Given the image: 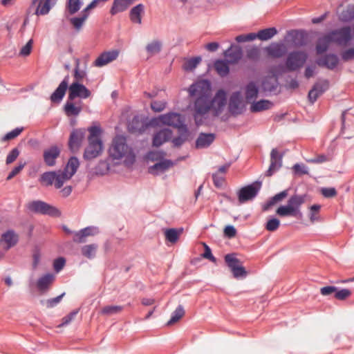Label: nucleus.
I'll return each instance as SVG.
<instances>
[{"label": "nucleus", "instance_id": "nucleus-60", "mask_svg": "<svg viewBox=\"0 0 354 354\" xmlns=\"http://www.w3.org/2000/svg\"><path fill=\"white\" fill-rule=\"evenodd\" d=\"M341 58L344 62L354 59V47L342 51L341 53Z\"/></svg>", "mask_w": 354, "mask_h": 354}, {"label": "nucleus", "instance_id": "nucleus-52", "mask_svg": "<svg viewBox=\"0 0 354 354\" xmlns=\"http://www.w3.org/2000/svg\"><path fill=\"white\" fill-rule=\"evenodd\" d=\"M280 225V221L276 217L270 218L266 224V229L270 232L275 231Z\"/></svg>", "mask_w": 354, "mask_h": 354}, {"label": "nucleus", "instance_id": "nucleus-3", "mask_svg": "<svg viewBox=\"0 0 354 354\" xmlns=\"http://www.w3.org/2000/svg\"><path fill=\"white\" fill-rule=\"evenodd\" d=\"M109 155L113 160H120L124 158V162L133 160L135 155L133 149L127 143V138L122 135H118L113 139V144L109 148Z\"/></svg>", "mask_w": 354, "mask_h": 354}, {"label": "nucleus", "instance_id": "nucleus-30", "mask_svg": "<svg viewBox=\"0 0 354 354\" xmlns=\"http://www.w3.org/2000/svg\"><path fill=\"white\" fill-rule=\"evenodd\" d=\"M145 12V6L139 3L134 6L129 12V17L132 22L140 24L142 23V15Z\"/></svg>", "mask_w": 354, "mask_h": 354}, {"label": "nucleus", "instance_id": "nucleus-63", "mask_svg": "<svg viewBox=\"0 0 354 354\" xmlns=\"http://www.w3.org/2000/svg\"><path fill=\"white\" fill-rule=\"evenodd\" d=\"M66 259L64 257H58L53 262V268L56 272H59L64 266Z\"/></svg>", "mask_w": 354, "mask_h": 354}, {"label": "nucleus", "instance_id": "nucleus-45", "mask_svg": "<svg viewBox=\"0 0 354 354\" xmlns=\"http://www.w3.org/2000/svg\"><path fill=\"white\" fill-rule=\"evenodd\" d=\"M110 169V165L107 160H100L95 167V173L97 175H104Z\"/></svg>", "mask_w": 354, "mask_h": 354}, {"label": "nucleus", "instance_id": "nucleus-16", "mask_svg": "<svg viewBox=\"0 0 354 354\" xmlns=\"http://www.w3.org/2000/svg\"><path fill=\"white\" fill-rule=\"evenodd\" d=\"M160 120L162 124L171 126L177 128V129H181V126H187L183 120L182 115L178 113L172 112L162 115Z\"/></svg>", "mask_w": 354, "mask_h": 354}, {"label": "nucleus", "instance_id": "nucleus-6", "mask_svg": "<svg viewBox=\"0 0 354 354\" xmlns=\"http://www.w3.org/2000/svg\"><path fill=\"white\" fill-rule=\"evenodd\" d=\"M262 186V182L256 180L249 185L241 187L237 192L239 202L240 204L253 200L259 194Z\"/></svg>", "mask_w": 354, "mask_h": 354}, {"label": "nucleus", "instance_id": "nucleus-22", "mask_svg": "<svg viewBox=\"0 0 354 354\" xmlns=\"http://www.w3.org/2000/svg\"><path fill=\"white\" fill-rule=\"evenodd\" d=\"M59 148L56 145L51 146L44 151V162L48 167L54 166L56 163V158L59 156Z\"/></svg>", "mask_w": 354, "mask_h": 354}, {"label": "nucleus", "instance_id": "nucleus-5", "mask_svg": "<svg viewBox=\"0 0 354 354\" xmlns=\"http://www.w3.org/2000/svg\"><path fill=\"white\" fill-rule=\"evenodd\" d=\"M225 56L227 61L217 60L214 63V67L217 73L221 75L225 76L229 72L228 63H234L239 61L242 56V50L239 47L231 45L225 52Z\"/></svg>", "mask_w": 354, "mask_h": 354}, {"label": "nucleus", "instance_id": "nucleus-12", "mask_svg": "<svg viewBox=\"0 0 354 354\" xmlns=\"http://www.w3.org/2000/svg\"><path fill=\"white\" fill-rule=\"evenodd\" d=\"M148 122L141 115H136L127 122L128 131L133 134L139 135L145 131L148 127Z\"/></svg>", "mask_w": 354, "mask_h": 354}, {"label": "nucleus", "instance_id": "nucleus-42", "mask_svg": "<svg viewBox=\"0 0 354 354\" xmlns=\"http://www.w3.org/2000/svg\"><path fill=\"white\" fill-rule=\"evenodd\" d=\"M201 60L202 58L200 56L187 59L185 63L183 66V68L185 71H192L197 66V65L201 62Z\"/></svg>", "mask_w": 354, "mask_h": 354}, {"label": "nucleus", "instance_id": "nucleus-39", "mask_svg": "<svg viewBox=\"0 0 354 354\" xmlns=\"http://www.w3.org/2000/svg\"><path fill=\"white\" fill-rule=\"evenodd\" d=\"M185 315L183 306L178 305L175 310L171 313V318L167 322V325L169 326L178 322Z\"/></svg>", "mask_w": 354, "mask_h": 354}, {"label": "nucleus", "instance_id": "nucleus-4", "mask_svg": "<svg viewBox=\"0 0 354 354\" xmlns=\"http://www.w3.org/2000/svg\"><path fill=\"white\" fill-rule=\"evenodd\" d=\"M306 195L294 194L290 197L287 205H281L276 211L279 216H292L301 218V206L305 202Z\"/></svg>", "mask_w": 354, "mask_h": 354}, {"label": "nucleus", "instance_id": "nucleus-44", "mask_svg": "<svg viewBox=\"0 0 354 354\" xmlns=\"http://www.w3.org/2000/svg\"><path fill=\"white\" fill-rule=\"evenodd\" d=\"M354 19V5H348L347 8L342 12L341 19L347 22Z\"/></svg>", "mask_w": 354, "mask_h": 354}, {"label": "nucleus", "instance_id": "nucleus-48", "mask_svg": "<svg viewBox=\"0 0 354 354\" xmlns=\"http://www.w3.org/2000/svg\"><path fill=\"white\" fill-rule=\"evenodd\" d=\"M306 34L303 32H295L292 35V41L296 46H303L306 44Z\"/></svg>", "mask_w": 354, "mask_h": 354}, {"label": "nucleus", "instance_id": "nucleus-47", "mask_svg": "<svg viewBox=\"0 0 354 354\" xmlns=\"http://www.w3.org/2000/svg\"><path fill=\"white\" fill-rule=\"evenodd\" d=\"M65 295V292H62L61 295H58L55 298L48 299L46 301L42 300L41 304L42 305H46L48 308H52L56 306L60 301L62 298Z\"/></svg>", "mask_w": 354, "mask_h": 354}, {"label": "nucleus", "instance_id": "nucleus-18", "mask_svg": "<svg viewBox=\"0 0 354 354\" xmlns=\"http://www.w3.org/2000/svg\"><path fill=\"white\" fill-rule=\"evenodd\" d=\"M57 0H32L30 8L36 6L35 14L37 15H47L55 5Z\"/></svg>", "mask_w": 354, "mask_h": 354}, {"label": "nucleus", "instance_id": "nucleus-37", "mask_svg": "<svg viewBox=\"0 0 354 354\" xmlns=\"http://www.w3.org/2000/svg\"><path fill=\"white\" fill-rule=\"evenodd\" d=\"M97 249V245L96 243H91L83 246L81 249V252L83 256L91 259L95 257Z\"/></svg>", "mask_w": 354, "mask_h": 354}, {"label": "nucleus", "instance_id": "nucleus-10", "mask_svg": "<svg viewBox=\"0 0 354 354\" xmlns=\"http://www.w3.org/2000/svg\"><path fill=\"white\" fill-rule=\"evenodd\" d=\"M103 144L101 139H88V145L84 150L83 158L91 160L99 156L102 151Z\"/></svg>", "mask_w": 354, "mask_h": 354}, {"label": "nucleus", "instance_id": "nucleus-50", "mask_svg": "<svg viewBox=\"0 0 354 354\" xmlns=\"http://www.w3.org/2000/svg\"><path fill=\"white\" fill-rule=\"evenodd\" d=\"M44 215L59 217L62 215V212L56 207L46 203V209L44 211Z\"/></svg>", "mask_w": 354, "mask_h": 354}, {"label": "nucleus", "instance_id": "nucleus-38", "mask_svg": "<svg viewBox=\"0 0 354 354\" xmlns=\"http://www.w3.org/2000/svg\"><path fill=\"white\" fill-rule=\"evenodd\" d=\"M87 18L88 17L86 15H84L81 12L80 16L71 18L70 22L74 26L75 31L79 32Z\"/></svg>", "mask_w": 354, "mask_h": 354}, {"label": "nucleus", "instance_id": "nucleus-24", "mask_svg": "<svg viewBox=\"0 0 354 354\" xmlns=\"http://www.w3.org/2000/svg\"><path fill=\"white\" fill-rule=\"evenodd\" d=\"M266 51L273 58H281L286 53V48L282 42H272L266 48Z\"/></svg>", "mask_w": 354, "mask_h": 354}, {"label": "nucleus", "instance_id": "nucleus-57", "mask_svg": "<svg viewBox=\"0 0 354 354\" xmlns=\"http://www.w3.org/2000/svg\"><path fill=\"white\" fill-rule=\"evenodd\" d=\"M167 102L165 101H157L154 100L151 103V109L154 112H160L166 107Z\"/></svg>", "mask_w": 354, "mask_h": 354}, {"label": "nucleus", "instance_id": "nucleus-29", "mask_svg": "<svg viewBox=\"0 0 354 354\" xmlns=\"http://www.w3.org/2000/svg\"><path fill=\"white\" fill-rule=\"evenodd\" d=\"M19 241L18 235L15 233L13 230H8L2 234V238L0 242H5L6 246L5 248L9 250L17 243Z\"/></svg>", "mask_w": 354, "mask_h": 354}, {"label": "nucleus", "instance_id": "nucleus-15", "mask_svg": "<svg viewBox=\"0 0 354 354\" xmlns=\"http://www.w3.org/2000/svg\"><path fill=\"white\" fill-rule=\"evenodd\" d=\"M245 111V105L242 100V95L240 91L234 93L230 99L229 111L232 115L236 116L243 113Z\"/></svg>", "mask_w": 354, "mask_h": 354}, {"label": "nucleus", "instance_id": "nucleus-27", "mask_svg": "<svg viewBox=\"0 0 354 354\" xmlns=\"http://www.w3.org/2000/svg\"><path fill=\"white\" fill-rule=\"evenodd\" d=\"M64 111L68 117H77L82 111V107L81 103L75 104L73 100H67L63 107Z\"/></svg>", "mask_w": 354, "mask_h": 354}, {"label": "nucleus", "instance_id": "nucleus-20", "mask_svg": "<svg viewBox=\"0 0 354 354\" xmlns=\"http://www.w3.org/2000/svg\"><path fill=\"white\" fill-rule=\"evenodd\" d=\"M119 53V50H111L103 52L94 61L93 65L96 67H102L116 59Z\"/></svg>", "mask_w": 354, "mask_h": 354}, {"label": "nucleus", "instance_id": "nucleus-2", "mask_svg": "<svg viewBox=\"0 0 354 354\" xmlns=\"http://www.w3.org/2000/svg\"><path fill=\"white\" fill-rule=\"evenodd\" d=\"M79 167V160L72 156L64 170L50 171L44 172L39 177V181L44 187H49L53 185L55 188H61L64 182L71 178L75 174Z\"/></svg>", "mask_w": 354, "mask_h": 354}, {"label": "nucleus", "instance_id": "nucleus-11", "mask_svg": "<svg viewBox=\"0 0 354 354\" xmlns=\"http://www.w3.org/2000/svg\"><path fill=\"white\" fill-rule=\"evenodd\" d=\"M91 91L82 84L79 82H72L68 87V98L74 100L76 97L84 100L90 97Z\"/></svg>", "mask_w": 354, "mask_h": 354}, {"label": "nucleus", "instance_id": "nucleus-25", "mask_svg": "<svg viewBox=\"0 0 354 354\" xmlns=\"http://www.w3.org/2000/svg\"><path fill=\"white\" fill-rule=\"evenodd\" d=\"M172 131L169 129H162L156 132L153 138V145L160 147L165 142L169 140L172 136Z\"/></svg>", "mask_w": 354, "mask_h": 354}, {"label": "nucleus", "instance_id": "nucleus-32", "mask_svg": "<svg viewBox=\"0 0 354 354\" xmlns=\"http://www.w3.org/2000/svg\"><path fill=\"white\" fill-rule=\"evenodd\" d=\"M187 127L181 126V129H178V136L171 140L174 147H181L187 139Z\"/></svg>", "mask_w": 354, "mask_h": 354}, {"label": "nucleus", "instance_id": "nucleus-31", "mask_svg": "<svg viewBox=\"0 0 354 354\" xmlns=\"http://www.w3.org/2000/svg\"><path fill=\"white\" fill-rule=\"evenodd\" d=\"M259 88L255 83L251 82L245 87V100L248 102L254 103L257 98Z\"/></svg>", "mask_w": 354, "mask_h": 354}, {"label": "nucleus", "instance_id": "nucleus-43", "mask_svg": "<svg viewBox=\"0 0 354 354\" xmlns=\"http://www.w3.org/2000/svg\"><path fill=\"white\" fill-rule=\"evenodd\" d=\"M82 0H68L67 3L68 11L70 15L75 14L82 7Z\"/></svg>", "mask_w": 354, "mask_h": 354}, {"label": "nucleus", "instance_id": "nucleus-19", "mask_svg": "<svg viewBox=\"0 0 354 354\" xmlns=\"http://www.w3.org/2000/svg\"><path fill=\"white\" fill-rule=\"evenodd\" d=\"M98 233L99 228L97 226H88L79 231L75 232L73 241L75 243H85L86 241V237L94 236Z\"/></svg>", "mask_w": 354, "mask_h": 354}, {"label": "nucleus", "instance_id": "nucleus-55", "mask_svg": "<svg viewBox=\"0 0 354 354\" xmlns=\"http://www.w3.org/2000/svg\"><path fill=\"white\" fill-rule=\"evenodd\" d=\"M19 17H16L11 19H10L7 23L6 24L5 26L8 32V34L11 36L12 35L13 29L15 28V27L17 26V24L19 22Z\"/></svg>", "mask_w": 354, "mask_h": 354}, {"label": "nucleus", "instance_id": "nucleus-62", "mask_svg": "<svg viewBox=\"0 0 354 354\" xmlns=\"http://www.w3.org/2000/svg\"><path fill=\"white\" fill-rule=\"evenodd\" d=\"M86 75V72L84 71H81L78 67H75L74 69V78L75 81L73 82H79L81 83L84 77Z\"/></svg>", "mask_w": 354, "mask_h": 354}, {"label": "nucleus", "instance_id": "nucleus-34", "mask_svg": "<svg viewBox=\"0 0 354 354\" xmlns=\"http://www.w3.org/2000/svg\"><path fill=\"white\" fill-rule=\"evenodd\" d=\"M66 87L64 86L59 84L57 88L53 92V93L50 96V100L52 102L59 103L63 100L66 90Z\"/></svg>", "mask_w": 354, "mask_h": 354}, {"label": "nucleus", "instance_id": "nucleus-1", "mask_svg": "<svg viewBox=\"0 0 354 354\" xmlns=\"http://www.w3.org/2000/svg\"><path fill=\"white\" fill-rule=\"evenodd\" d=\"M189 95L196 96L194 103V118L199 125L205 122L207 112L212 109L214 116H218L227 104V94L219 90L212 96L210 84L207 80L192 84L189 87Z\"/></svg>", "mask_w": 354, "mask_h": 354}, {"label": "nucleus", "instance_id": "nucleus-64", "mask_svg": "<svg viewBox=\"0 0 354 354\" xmlns=\"http://www.w3.org/2000/svg\"><path fill=\"white\" fill-rule=\"evenodd\" d=\"M236 230L234 225H228L224 228V235L228 239H232L236 236Z\"/></svg>", "mask_w": 354, "mask_h": 354}, {"label": "nucleus", "instance_id": "nucleus-46", "mask_svg": "<svg viewBox=\"0 0 354 354\" xmlns=\"http://www.w3.org/2000/svg\"><path fill=\"white\" fill-rule=\"evenodd\" d=\"M179 234L180 232L175 228H169L165 232L166 239L171 243H176L178 240Z\"/></svg>", "mask_w": 354, "mask_h": 354}, {"label": "nucleus", "instance_id": "nucleus-53", "mask_svg": "<svg viewBox=\"0 0 354 354\" xmlns=\"http://www.w3.org/2000/svg\"><path fill=\"white\" fill-rule=\"evenodd\" d=\"M330 40H329V37L327 36L326 37L323 38L319 41V44L316 46V50L317 54H321L327 50L329 44L330 43Z\"/></svg>", "mask_w": 354, "mask_h": 354}, {"label": "nucleus", "instance_id": "nucleus-35", "mask_svg": "<svg viewBox=\"0 0 354 354\" xmlns=\"http://www.w3.org/2000/svg\"><path fill=\"white\" fill-rule=\"evenodd\" d=\"M272 106V103L267 100H261L258 102H254L252 104L250 110L252 112H259L263 110L270 109Z\"/></svg>", "mask_w": 354, "mask_h": 354}, {"label": "nucleus", "instance_id": "nucleus-40", "mask_svg": "<svg viewBox=\"0 0 354 354\" xmlns=\"http://www.w3.org/2000/svg\"><path fill=\"white\" fill-rule=\"evenodd\" d=\"M46 203L42 201H34L29 204V209L35 212L44 214L46 209Z\"/></svg>", "mask_w": 354, "mask_h": 354}, {"label": "nucleus", "instance_id": "nucleus-28", "mask_svg": "<svg viewBox=\"0 0 354 354\" xmlns=\"http://www.w3.org/2000/svg\"><path fill=\"white\" fill-rule=\"evenodd\" d=\"M339 58L335 54H328L324 57L322 60H317V64L319 66H325L326 68L333 70L337 66Z\"/></svg>", "mask_w": 354, "mask_h": 354}, {"label": "nucleus", "instance_id": "nucleus-61", "mask_svg": "<svg viewBox=\"0 0 354 354\" xmlns=\"http://www.w3.org/2000/svg\"><path fill=\"white\" fill-rule=\"evenodd\" d=\"M19 150L17 148H13L8 154L6 157V164L9 165L13 162L19 156Z\"/></svg>", "mask_w": 354, "mask_h": 354}, {"label": "nucleus", "instance_id": "nucleus-13", "mask_svg": "<svg viewBox=\"0 0 354 354\" xmlns=\"http://www.w3.org/2000/svg\"><path fill=\"white\" fill-rule=\"evenodd\" d=\"M85 133L84 129H75L71 131L68 140V147L72 153H75L79 151L85 139Z\"/></svg>", "mask_w": 354, "mask_h": 354}, {"label": "nucleus", "instance_id": "nucleus-54", "mask_svg": "<svg viewBox=\"0 0 354 354\" xmlns=\"http://www.w3.org/2000/svg\"><path fill=\"white\" fill-rule=\"evenodd\" d=\"M32 39H30L27 43L21 48L19 51V55L22 57H26L29 55L32 49Z\"/></svg>", "mask_w": 354, "mask_h": 354}, {"label": "nucleus", "instance_id": "nucleus-7", "mask_svg": "<svg viewBox=\"0 0 354 354\" xmlns=\"http://www.w3.org/2000/svg\"><path fill=\"white\" fill-rule=\"evenodd\" d=\"M308 53L300 51L294 50L290 52L285 60V66L288 71H295L301 68L308 59Z\"/></svg>", "mask_w": 354, "mask_h": 354}, {"label": "nucleus", "instance_id": "nucleus-8", "mask_svg": "<svg viewBox=\"0 0 354 354\" xmlns=\"http://www.w3.org/2000/svg\"><path fill=\"white\" fill-rule=\"evenodd\" d=\"M225 261L234 278L239 279L246 277L247 271L243 267L242 262L236 258L234 253L226 254L225 256Z\"/></svg>", "mask_w": 354, "mask_h": 354}, {"label": "nucleus", "instance_id": "nucleus-49", "mask_svg": "<svg viewBox=\"0 0 354 354\" xmlns=\"http://www.w3.org/2000/svg\"><path fill=\"white\" fill-rule=\"evenodd\" d=\"M123 309L122 306H106L101 310V313L103 315H112L120 313Z\"/></svg>", "mask_w": 354, "mask_h": 354}, {"label": "nucleus", "instance_id": "nucleus-23", "mask_svg": "<svg viewBox=\"0 0 354 354\" xmlns=\"http://www.w3.org/2000/svg\"><path fill=\"white\" fill-rule=\"evenodd\" d=\"M174 165V162L171 160L162 159L158 162L151 165L149 167V172L151 174L158 176L169 168L171 167Z\"/></svg>", "mask_w": 354, "mask_h": 354}, {"label": "nucleus", "instance_id": "nucleus-36", "mask_svg": "<svg viewBox=\"0 0 354 354\" xmlns=\"http://www.w3.org/2000/svg\"><path fill=\"white\" fill-rule=\"evenodd\" d=\"M277 33V28L275 27H272L260 30L257 32V36L260 40L266 41L273 37Z\"/></svg>", "mask_w": 354, "mask_h": 354}, {"label": "nucleus", "instance_id": "nucleus-51", "mask_svg": "<svg viewBox=\"0 0 354 354\" xmlns=\"http://www.w3.org/2000/svg\"><path fill=\"white\" fill-rule=\"evenodd\" d=\"M79 313V309H76L71 312L68 315L62 318V322L58 325L59 328L69 324Z\"/></svg>", "mask_w": 354, "mask_h": 354}, {"label": "nucleus", "instance_id": "nucleus-59", "mask_svg": "<svg viewBox=\"0 0 354 354\" xmlns=\"http://www.w3.org/2000/svg\"><path fill=\"white\" fill-rule=\"evenodd\" d=\"M351 295V292L350 290L347 288H343L339 290L337 288V290L335 295V297L339 300H344L346 298L348 297Z\"/></svg>", "mask_w": 354, "mask_h": 354}, {"label": "nucleus", "instance_id": "nucleus-9", "mask_svg": "<svg viewBox=\"0 0 354 354\" xmlns=\"http://www.w3.org/2000/svg\"><path fill=\"white\" fill-rule=\"evenodd\" d=\"M331 42H335L339 46H346L352 38L351 28L350 26H344L331 31L328 35Z\"/></svg>", "mask_w": 354, "mask_h": 354}, {"label": "nucleus", "instance_id": "nucleus-14", "mask_svg": "<svg viewBox=\"0 0 354 354\" xmlns=\"http://www.w3.org/2000/svg\"><path fill=\"white\" fill-rule=\"evenodd\" d=\"M329 87V82L327 80H322L316 82L308 94V99L311 104H313L317 98L326 92Z\"/></svg>", "mask_w": 354, "mask_h": 354}, {"label": "nucleus", "instance_id": "nucleus-56", "mask_svg": "<svg viewBox=\"0 0 354 354\" xmlns=\"http://www.w3.org/2000/svg\"><path fill=\"white\" fill-rule=\"evenodd\" d=\"M23 127H17L12 131L8 132L2 138L3 141L13 139L16 137H17L23 131Z\"/></svg>", "mask_w": 354, "mask_h": 354}, {"label": "nucleus", "instance_id": "nucleus-26", "mask_svg": "<svg viewBox=\"0 0 354 354\" xmlns=\"http://www.w3.org/2000/svg\"><path fill=\"white\" fill-rule=\"evenodd\" d=\"M216 136L214 133H201L198 138L196 140V148L197 149H204L210 146V145L215 140Z\"/></svg>", "mask_w": 354, "mask_h": 354}, {"label": "nucleus", "instance_id": "nucleus-58", "mask_svg": "<svg viewBox=\"0 0 354 354\" xmlns=\"http://www.w3.org/2000/svg\"><path fill=\"white\" fill-rule=\"evenodd\" d=\"M293 171L295 175H304L308 174V169L303 164L296 163L294 165Z\"/></svg>", "mask_w": 354, "mask_h": 354}, {"label": "nucleus", "instance_id": "nucleus-21", "mask_svg": "<svg viewBox=\"0 0 354 354\" xmlns=\"http://www.w3.org/2000/svg\"><path fill=\"white\" fill-rule=\"evenodd\" d=\"M54 280L55 275L53 273H46L41 275L37 281L38 290L42 294L47 292Z\"/></svg>", "mask_w": 354, "mask_h": 354}, {"label": "nucleus", "instance_id": "nucleus-41", "mask_svg": "<svg viewBox=\"0 0 354 354\" xmlns=\"http://www.w3.org/2000/svg\"><path fill=\"white\" fill-rule=\"evenodd\" d=\"M162 43L158 40H153L146 46L147 52L151 55L160 53Z\"/></svg>", "mask_w": 354, "mask_h": 354}, {"label": "nucleus", "instance_id": "nucleus-33", "mask_svg": "<svg viewBox=\"0 0 354 354\" xmlns=\"http://www.w3.org/2000/svg\"><path fill=\"white\" fill-rule=\"evenodd\" d=\"M288 194V190L284 189L281 192L275 194L271 197L266 203L263 205L262 209L263 211H268L270 207L274 205L276 203L281 201L286 198Z\"/></svg>", "mask_w": 354, "mask_h": 354}, {"label": "nucleus", "instance_id": "nucleus-17", "mask_svg": "<svg viewBox=\"0 0 354 354\" xmlns=\"http://www.w3.org/2000/svg\"><path fill=\"white\" fill-rule=\"evenodd\" d=\"M283 153H279L277 149H272L270 153V165L266 171V176H271L277 171L282 165Z\"/></svg>", "mask_w": 354, "mask_h": 354}]
</instances>
